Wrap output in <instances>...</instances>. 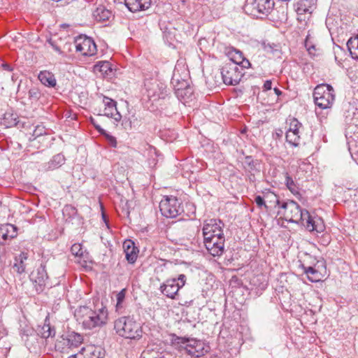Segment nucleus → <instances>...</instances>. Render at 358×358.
Returning a JSON list of instances; mask_svg holds the SVG:
<instances>
[{
  "label": "nucleus",
  "instance_id": "f257e3e1",
  "mask_svg": "<svg viewBox=\"0 0 358 358\" xmlns=\"http://www.w3.org/2000/svg\"><path fill=\"white\" fill-rule=\"evenodd\" d=\"M278 215L285 220L303 225L310 231L321 233L324 229L323 221L319 217H312L306 210H302L294 201L282 202Z\"/></svg>",
  "mask_w": 358,
  "mask_h": 358
},
{
  "label": "nucleus",
  "instance_id": "f03ea898",
  "mask_svg": "<svg viewBox=\"0 0 358 358\" xmlns=\"http://www.w3.org/2000/svg\"><path fill=\"white\" fill-rule=\"evenodd\" d=\"M77 321L86 329H92L105 324L108 320V310L102 304L96 310L83 306L75 313Z\"/></svg>",
  "mask_w": 358,
  "mask_h": 358
},
{
  "label": "nucleus",
  "instance_id": "7ed1b4c3",
  "mask_svg": "<svg viewBox=\"0 0 358 358\" xmlns=\"http://www.w3.org/2000/svg\"><path fill=\"white\" fill-rule=\"evenodd\" d=\"M114 328L120 336L127 339L139 340L143 336L141 324L131 317H121L117 319Z\"/></svg>",
  "mask_w": 358,
  "mask_h": 358
},
{
  "label": "nucleus",
  "instance_id": "20e7f679",
  "mask_svg": "<svg viewBox=\"0 0 358 358\" xmlns=\"http://www.w3.org/2000/svg\"><path fill=\"white\" fill-rule=\"evenodd\" d=\"M313 97L318 107L322 109L329 108L331 107L335 99L334 90L328 84L319 85L314 90Z\"/></svg>",
  "mask_w": 358,
  "mask_h": 358
},
{
  "label": "nucleus",
  "instance_id": "39448f33",
  "mask_svg": "<svg viewBox=\"0 0 358 358\" xmlns=\"http://www.w3.org/2000/svg\"><path fill=\"white\" fill-rule=\"evenodd\" d=\"M83 343V337L76 333H71L66 336H62L57 339L55 348L61 353L69 354L78 348Z\"/></svg>",
  "mask_w": 358,
  "mask_h": 358
},
{
  "label": "nucleus",
  "instance_id": "423d86ee",
  "mask_svg": "<svg viewBox=\"0 0 358 358\" xmlns=\"http://www.w3.org/2000/svg\"><path fill=\"white\" fill-rule=\"evenodd\" d=\"M159 210L166 217H176L182 212L181 202L173 196H165L159 203Z\"/></svg>",
  "mask_w": 358,
  "mask_h": 358
},
{
  "label": "nucleus",
  "instance_id": "0eeeda50",
  "mask_svg": "<svg viewBox=\"0 0 358 358\" xmlns=\"http://www.w3.org/2000/svg\"><path fill=\"white\" fill-rule=\"evenodd\" d=\"M146 95L149 100L156 101L159 99H164L169 94V89L167 86L157 80L147 81L145 83Z\"/></svg>",
  "mask_w": 358,
  "mask_h": 358
},
{
  "label": "nucleus",
  "instance_id": "6e6552de",
  "mask_svg": "<svg viewBox=\"0 0 358 358\" xmlns=\"http://www.w3.org/2000/svg\"><path fill=\"white\" fill-rule=\"evenodd\" d=\"M241 71L242 69H240L235 63L232 62H225L221 69L223 82L229 85H237L243 75Z\"/></svg>",
  "mask_w": 358,
  "mask_h": 358
},
{
  "label": "nucleus",
  "instance_id": "1a4fd4ad",
  "mask_svg": "<svg viewBox=\"0 0 358 358\" xmlns=\"http://www.w3.org/2000/svg\"><path fill=\"white\" fill-rule=\"evenodd\" d=\"M178 343L186 344L185 349L192 357H201L208 352L209 347L201 341L185 337H178Z\"/></svg>",
  "mask_w": 358,
  "mask_h": 358
},
{
  "label": "nucleus",
  "instance_id": "9d476101",
  "mask_svg": "<svg viewBox=\"0 0 358 358\" xmlns=\"http://www.w3.org/2000/svg\"><path fill=\"white\" fill-rule=\"evenodd\" d=\"M186 282V276L180 274L178 278L168 279L161 285L160 290L163 294L170 299H175L178 291L182 288Z\"/></svg>",
  "mask_w": 358,
  "mask_h": 358
},
{
  "label": "nucleus",
  "instance_id": "9b49d317",
  "mask_svg": "<svg viewBox=\"0 0 358 358\" xmlns=\"http://www.w3.org/2000/svg\"><path fill=\"white\" fill-rule=\"evenodd\" d=\"M76 52L83 56H93L97 52L96 45L92 38L85 35L78 36L74 41Z\"/></svg>",
  "mask_w": 358,
  "mask_h": 358
},
{
  "label": "nucleus",
  "instance_id": "f8f14e48",
  "mask_svg": "<svg viewBox=\"0 0 358 358\" xmlns=\"http://www.w3.org/2000/svg\"><path fill=\"white\" fill-rule=\"evenodd\" d=\"M224 236L203 238L204 245L208 252L213 257L221 256L224 251Z\"/></svg>",
  "mask_w": 358,
  "mask_h": 358
},
{
  "label": "nucleus",
  "instance_id": "ddd939ff",
  "mask_svg": "<svg viewBox=\"0 0 358 358\" xmlns=\"http://www.w3.org/2000/svg\"><path fill=\"white\" fill-rule=\"evenodd\" d=\"M274 7L273 0H252L248 2L245 5L247 10L250 11L251 14L256 15L257 14H268Z\"/></svg>",
  "mask_w": 358,
  "mask_h": 358
},
{
  "label": "nucleus",
  "instance_id": "4468645a",
  "mask_svg": "<svg viewBox=\"0 0 358 358\" xmlns=\"http://www.w3.org/2000/svg\"><path fill=\"white\" fill-rule=\"evenodd\" d=\"M224 223L220 220L211 219L204 222L202 229L203 236L210 238L218 236H224L223 233Z\"/></svg>",
  "mask_w": 358,
  "mask_h": 358
},
{
  "label": "nucleus",
  "instance_id": "2eb2a0df",
  "mask_svg": "<svg viewBox=\"0 0 358 358\" xmlns=\"http://www.w3.org/2000/svg\"><path fill=\"white\" fill-rule=\"evenodd\" d=\"M48 278L45 267L43 264L30 275V279L36 284L37 291H42L43 289V287L46 285Z\"/></svg>",
  "mask_w": 358,
  "mask_h": 358
},
{
  "label": "nucleus",
  "instance_id": "dca6fc26",
  "mask_svg": "<svg viewBox=\"0 0 358 358\" xmlns=\"http://www.w3.org/2000/svg\"><path fill=\"white\" fill-rule=\"evenodd\" d=\"M317 0H300L296 5V13L302 20L301 15L311 14L316 8Z\"/></svg>",
  "mask_w": 358,
  "mask_h": 358
},
{
  "label": "nucleus",
  "instance_id": "f3484780",
  "mask_svg": "<svg viewBox=\"0 0 358 358\" xmlns=\"http://www.w3.org/2000/svg\"><path fill=\"white\" fill-rule=\"evenodd\" d=\"M124 252L126 259L130 264H134L138 257V249L135 246V243L131 240H126L123 243Z\"/></svg>",
  "mask_w": 358,
  "mask_h": 358
},
{
  "label": "nucleus",
  "instance_id": "a211bd4d",
  "mask_svg": "<svg viewBox=\"0 0 358 358\" xmlns=\"http://www.w3.org/2000/svg\"><path fill=\"white\" fill-rule=\"evenodd\" d=\"M151 3V0H124L125 6L131 12L147 10L150 7Z\"/></svg>",
  "mask_w": 358,
  "mask_h": 358
},
{
  "label": "nucleus",
  "instance_id": "6ab92c4d",
  "mask_svg": "<svg viewBox=\"0 0 358 358\" xmlns=\"http://www.w3.org/2000/svg\"><path fill=\"white\" fill-rule=\"evenodd\" d=\"M17 227L11 224H6L0 227V236L3 241L15 238L17 235Z\"/></svg>",
  "mask_w": 358,
  "mask_h": 358
},
{
  "label": "nucleus",
  "instance_id": "aec40b11",
  "mask_svg": "<svg viewBox=\"0 0 358 358\" xmlns=\"http://www.w3.org/2000/svg\"><path fill=\"white\" fill-rule=\"evenodd\" d=\"M38 80L43 85L49 87H54L56 86L57 80L54 74L48 71H42L38 76Z\"/></svg>",
  "mask_w": 358,
  "mask_h": 358
},
{
  "label": "nucleus",
  "instance_id": "412c9836",
  "mask_svg": "<svg viewBox=\"0 0 358 358\" xmlns=\"http://www.w3.org/2000/svg\"><path fill=\"white\" fill-rule=\"evenodd\" d=\"M93 16L97 22H105L112 17V13L105 6H99L93 12Z\"/></svg>",
  "mask_w": 358,
  "mask_h": 358
},
{
  "label": "nucleus",
  "instance_id": "4be33fe9",
  "mask_svg": "<svg viewBox=\"0 0 358 358\" xmlns=\"http://www.w3.org/2000/svg\"><path fill=\"white\" fill-rule=\"evenodd\" d=\"M303 273L306 274L308 279L312 282H317L321 280L322 275L315 267L306 266L302 264Z\"/></svg>",
  "mask_w": 358,
  "mask_h": 358
},
{
  "label": "nucleus",
  "instance_id": "5701e85b",
  "mask_svg": "<svg viewBox=\"0 0 358 358\" xmlns=\"http://www.w3.org/2000/svg\"><path fill=\"white\" fill-rule=\"evenodd\" d=\"M79 353L80 355H85L90 356V358H101L100 348H96L94 345H89L87 348H82Z\"/></svg>",
  "mask_w": 358,
  "mask_h": 358
},
{
  "label": "nucleus",
  "instance_id": "b1692460",
  "mask_svg": "<svg viewBox=\"0 0 358 358\" xmlns=\"http://www.w3.org/2000/svg\"><path fill=\"white\" fill-rule=\"evenodd\" d=\"M347 46L352 58L358 59V38H351L348 41Z\"/></svg>",
  "mask_w": 358,
  "mask_h": 358
},
{
  "label": "nucleus",
  "instance_id": "393cba45",
  "mask_svg": "<svg viewBox=\"0 0 358 358\" xmlns=\"http://www.w3.org/2000/svg\"><path fill=\"white\" fill-rule=\"evenodd\" d=\"M27 259V255L25 253H22L20 255L19 259H16V262L13 265V270L15 272H17L19 274H21L24 272L26 265L24 263V260Z\"/></svg>",
  "mask_w": 358,
  "mask_h": 358
},
{
  "label": "nucleus",
  "instance_id": "a878e982",
  "mask_svg": "<svg viewBox=\"0 0 358 358\" xmlns=\"http://www.w3.org/2000/svg\"><path fill=\"white\" fill-rule=\"evenodd\" d=\"M261 45L264 50L267 54H271L273 56H278L280 53V48L278 45L275 43H266V41H263L261 43Z\"/></svg>",
  "mask_w": 358,
  "mask_h": 358
},
{
  "label": "nucleus",
  "instance_id": "bb28decb",
  "mask_svg": "<svg viewBox=\"0 0 358 358\" xmlns=\"http://www.w3.org/2000/svg\"><path fill=\"white\" fill-rule=\"evenodd\" d=\"M17 115L10 112H6L3 115L2 124L6 127H12L17 125L18 121L17 120Z\"/></svg>",
  "mask_w": 358,
  "mask_h": 358
},
{
  "label": "nucleus",
  "instance_id": "cd10ccee",
  "mask_svg": "<svg viewBox=\"0 0 358 358\" xmlns=\"http://www.w3.org/2000/svg\"><path fill=\"white\" fill-rule=\"evenodd\" d=\"M285 182L288 189L294 195L299 194V187L288 173H285Z\"/></svg>",
  "mask_w": 358,
  "mask_h": 358
},
{
  "label": "nucleus",
  "instance_id": "c85d7f7f",
  "mask_svg": "<svg viewBox=\"0 0 358 358\" xmlns=\"http://www.w3.org/2000/svg\"><path fill=\"white\" fill-rule=\"evenodd\" d=\"M103 115L110 117L114 120L115 122H119L122 117V115L117 110V107H115V110L108 108H104Z\"/></svg>",
  "mask_w": 358,
  "mask_h": 358
},
{
  "label": "nucleus",
  "instance_id": "c756f323",
  "mask_svg": "<svg viewBox=\"0 0 358 358\" xmlns=\"http://www.w3.org/2000/svg\"><path fill=\"white\" fill-rule=\"evenodd\" d=\"M38 334L42 338H48L55 336V330L54 328H52L49 324L45 323L39 330Z\"/></svg>",
  "mask_w": 358,
  "mask_h": 358
},
{
  "label": "nucleus",
  "instance_id": "7c9ffc66",
  "mask_svg": "<svg viewBox=\"0 0 358 358\" xmlns=\"http://www.w3.org/2000/svg\"><path fill=\"white\" fill-rule=\"evenodd\" d=\"M286 141L290 145L297 147L299 145L300 136L298 133H294L291 131H287L286 133Z\"/></svg>",
  "mask_w": 358,
  "mask_h": 358
},
{
  "label": "nucleus",
  "instance_id": "2f4dec72",
  "mask_svg": "<svg viewBox=\"0 0 358 358\" xmlns=\"http://www.w3.org/2000/svg\"><path fill=\"white\" fill-rule=\"evenodd\" d=\"M230 58L228 62H232L235 63L236 66H239L241 62L243 60V56L241 52L238 50H234L229 52Z\"/></svg>",
  "mask_w": 358,
  "mask_h": 358
},
{
  "label": "nucleus",
  "instance_id": "473e14b6",
  "mask_svg": "<svg viewBox=\"0 0 358 358\" xmlns=\"http://www.w3.org/2000/svg\"><path fill=\"white\" fill-rule=\"evenodd\" d=\"M65 161L64 156L61 154L56 155L53 157L52 160L49 162V167L56 169L62 166Z\"/></svg>",
  "mask_w": 358,
  "mask_h": 358
},
{
  "label": "nucleus",
  "instance_id": "72a5a7b5",
  "mask_svg": "<svg viewBox=\"0 0 358 358\" xmlns=\"http://www.w3.org/2000/svg\"><path fill=\"white\" fill-rule=\"evenodd\" d=\"M109 70H110V63L106 61L99 62L94 66V71L102 73H107Z\"/></svg>",
  "mask_w": 358,
  "mask_h": 358
},
{
  "label": "nucleus",
  "instance_id": "f704fd0d",
  "mask_svg": "<svg viewBox=\"0 0 358 358\" xmlns=\"http://www.w3.org/2000/svg\"><path fill=\"white\" fill-rule=\"evenodd\" d=\"M28 95L29 99H31L32 101H37L41 96V92L38 87H33L31 89H29L28 92Z\"/></svg>",
  "mask_w": 358,
  "mask_h": 358
},
{
  "label": "nucleus",
  "instance_id": "c9c22d12",
  "mask_svg": "<svg viewBox=\"0 0 358 358\" xmlns=\"http://www.w3.org/2000/svg\"><path fill=\"white\" fill-rule=\"evenodd\" d=\"M289 121V128L287 131L299 134V129L302 127L301 123L296 118H292Z\"/></svg>",
  "mask_w": 358,
  "mask_h": 358
},
{
  "label": "nucleus",
  "instance_id": "e433bc0d",
  "mask_svg": "<svg viewBox=\"0 0 358 358\" xmlns=\"http://www.w3.org/2000/svg\"><path fill=\"white\" fill-rule=\"evenodd\" d=\"M254 201L257 204V207L262 209L268 210V206L266 203L264 199L260 195H257L255 197Z\"/></svg>",
  "mask_w": 358,
  "mask_h": 358
},
{
  "label": "nucleus",
  "instance_id": "4c0bfd02",
  "mask_svg": "<svg viewBox=\"0 0 358 358\" xmlns=\"http://www.w3.org/2000/svg\"><path fill=\"white\" fill-rule=\"evenodd\" d=\"M171 83L175 87L176 86L175 85V83L178 84V88H177L178 91L182 90L183 88H185L187 87L186 81L182 80V83H179V79L177 78L176 73L175 72L173 73Z\"/></svg>",
  "mask_w": 358,
  "mask_h": 358
},
{
  "label": "nucleus",
  "instance_id": "58836bf2",
  "mask_svg": "<svg viewBox=\"0 0 358 358\" xmlns=\"http://www.w3.org/2000/svg\"><path fill=\"white\" fill-rule=\"evenodd\" d=\"M103 103L105 108H112L115 110L116 107V101L113 99L108 98L107 96H103Z\"/></svg>",
  "mask_w": 358,
  "mask_h": 358
},
{
  "label": "nucleus",
  "instance_id": "ea45409f",
  "mask_svg": "<svg viewBox=\"0 0 358 358\" xmlns=\"http://www.w3.org/2000/svg\"><path fill=\"white\" fill-rule=\"evenodd\" d=\"M72 254L75 256H82L83 254V248L80 244L75 243L71 248Z\"/></svg>",
  "mask_w": 358,
  "mask_h": 358
},
{
  "label": "nucleus",
  "instance_id": "a19ab883",
  "mask_svg": "<svg viewBox=\"0 0 358 358\" xmlns=\"http://www.w3.org/2000/svg\"><path fill=\"white\" fill-rule=\"evenodd\" d=\"M122 126L125 130H130L132 128V121L129 117L124 116L122 117Z\"/></svg>",
  "mask_w": 358,
  "mask_h": 358
},
{
  "label": "nucleus",
  "instance_id": "79ce46f5",
  "mask_svg": "<svg viewBox=\"0 0 358 358\" xmlns=\"http://www.w3.org/2000/svg\"><path fill=\"white\" fill-rule=\"evenodd\" d=\"M266 198L267 199H269V202L271 203V202H273L274 203V206H278L279 208L280 206H281L282 203L280 202V201L278 199V196L273 193H271V194H268L266 196Z\"/></svg>",
  "mask_w": 358,
  "mask_h": 358
},
{
  "label": "nucleus",
  "instance_id": "37998d69",
  "mask_svg": "<svg viewBox=\"0 0 358 358\" xmlns=\"http://www.w3.org/2000/svg\"><path fill=\"white\" fill-rule=\"evenodd\" d=\"M45 133V128L42 126H37L34 131L33 136L35 137L40 136Z\"/></svg>",
  "mask_w": 358,
  "mask_h": 358
},
{
  "label": "nucleus",
  "instance_id": "c03bdc74",
  "mask_svg": "<svg viewBox=\"0 0 358 358\" xmlns=\"http://www.w3.org/2000/svg\"><path fill=\"white\" fill-rule=\"evenodd\" d=\"M108 140L113 147L115 148L117 146V140L114 136H109Z\"/></svg>",
  "mask_w": 358,
  "mask_h": 358
},
{
  "label": "nucleus",
  "instance_id": "a18cd8bd",
  "mask_svg": "<svg viewBox=\"0 0 358 358\" xmlns=\"http://www.w3.org/2000/svg\"><path fill=\"white\" fill-rule=\"evenodd\" d=\"M264 90H270L272 88V83L271 80H266L263 86Z\"/></svg>",
  "mask_w": 358,
  "mask_h": 358
},
{
  "label": "nucleus",
  "instance_id": "49530a36",
  "mask_svg": "<svg viewBox=\"0 0 358 358\" xmlns=\"http://www.w3.org/2000/svg\"><path fill=\"white\" fill-rule=\"evenodd\" d=\"M124 298V290L119 292L117 295V303H120Z\"/></svg>",
  "mask_w": 358,
  "mask_h": 358
},
{
  "label": "nucleus",
  "instance_id": "de8ad7c7",
  "mask_svg": "<svg viewBox=\"0 0 358 358\" xmlns=\"http://www.w3.org/2000/svg\"><path fill=\"white\" fill-rule=\"evenodd\" d=\"M240 65H241L243 68H248L250 65V64L248 59L243 58V60L242 62H241Z\"/></svg>",
  "mask_w": 358,
  "mask_h": 358
},
{
  "label": "nucleus",
  "instance_id": "09e8293b",
  "mask_svg": "<svg viewBox=\"0 0 358 358\" xmlns=\"http://www.w3.org/2000/svg\"><path fill=\"white\" fill-rule=\"evenodd\" d=\"M71 211L73 214H74L76 213V209L71 206H65L64 209V213L66 212V211Z\"/></svg>",
  "mask_w": 358,
  "mask_h": 358
},
{
  "label": "nucleus",
  "instance_id": "8fccbe9b",
  "mask_svg": "<svg viewBox=\"0 0 358 358\" xmlns=\"http://www.w3.org/2000/svg\"><path fill=\"white\" fill-rule=\"evenodd\" d=\"M51 45L52 46L53 49L60 55H62L64 53L57 45L53 43H51Z\"/></svg>",
  "mask_w": 358,
  "mask_h": 358
},
{
  "label": "nucleus",
  "instance_id": "3c124183",
  "mask_svg": "<svg viewBox=\"0 0 358 358\" xmlns=\"http://www.w3.org/2000/svg\"><path fill=\"white\" fill-rule=\"evenodd\" d=\"M305 45L307 48V50L310 52V50L313 48L314 49V46L313 45H308V39H306V43H305Z\"/></svg>",
  "mask_w": 358,
  "mask_h": 358
},
{
  "label": "nucleus",
  "instance_id": "603ef678",
  "mask_svg": "<svg viewBox=\"0 0 358 358\" xmlns=\"http://www.w3.org/2000/svg\"><path fill=\"white\" fill-rule=\"evenodd\" d=\"M273 90H274L275 94L278 96H279L280 95H281V94H282V92H281V90H279L278 88L275 87V88L273 89Z\"/></svg>",
  "mask_w": 358,
  "mask_h": 358
},
{
  "label": "nucleus",
  "instance_id": "864d4df0",
  "mask_svg": "<svg viewBox=\"0 0 358 358\" xmlns=\"http://www.w3.org/2000/svg\"><path fill=\"white\" fill-rule=\"evenodd\" d=\"M3 66L4 69H6L7 71H11V69L8 64H3Z\"/></svg>",
  "mask_w": 358,
  "mask_h": 358
},
{
  "label": "nucleus",
  "instance_id": "5fc2aeb1",
  "mask_svg": "<svg viewBox=\"0 0 358 358\" xmlns=\"http://www.w3.org/2000/svg\"><path fill=\"white\" fill-rule=\"evenodd\" d=\"M78 355V354L73 353V354L71 355L68 358H76Z\"/></svg>",
  "mask_w": 358,
  "mask_h": 358
},
{
  "label": "nucleus",
  "instance_id": "6e6d98bb",
  "mask_svg": "<svg viewBox=\"0 0 358 358\" xmlns=\"http://www.w3.org/2000/svg\"><path fill=\"white\" fill-rule=\"evenodd\" d=\"M281 19H282V20H283V19H287V16H286V15H283V17H282Z\"/></svg>",
  "mask_w": 358,
  "mask_h": 358
},
{
  "label": "nucleus",
  "instance_id": "4d7b16f0",
  "mask_svg": "<svg viewBox=\"0 0 358 358\" xmlns=\"http://www.w3.org/2000/svg\"><path fill=\"white\" fill-rule=\"evenodd\" d=\"M103 219L104 220V221L106 222V217H105V215H103Z\"/></svg>",
  "mask_w": 358,
  "mask_h": 358
},
{
  "label": "nucleus",
  "instance_id": "13d9d810",
  "mask_svg": "<svg viewBox=\"0 0 358 358\" xmlns=\"http://www.w3.org/2000/svg\"><path fill=\"white\" fill-rule=\"evenodd\" d=\"M356 37L358 38V35Z\"/></svg>",
  "mask_w": 358,
  "mask_h": 358
},
{
  "label": "nucleus",
  "instance_id": "bf43d9fd",
  "mask_svg": "<svg viewBox=\"0 0 358 358\" xmlns=\"http://www.w3.org/2000/svg\"><path fill=\"white\" fill-rule=\"evenodd\" d=\"M357 152H358V150H357Z\"/></svg>",
  "mask_w": 358,
  "mask_h": 358
}]
</instances>
